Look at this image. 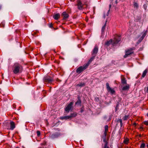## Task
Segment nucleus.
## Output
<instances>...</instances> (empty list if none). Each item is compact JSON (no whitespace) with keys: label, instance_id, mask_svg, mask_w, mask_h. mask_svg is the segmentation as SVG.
Instances as JSON below:
<instances>
[{"label":"nucleus","instance_id":"21","mask_svg":"<svg viewBox=\"0 0 148 148\" xmlns=\"http://www.w3.org/2000/svg\"><path fill=\"white\" fill-rule=\"evenodd\" d=\"M133 5L135 8L137 9L138 8V4L137 2L134 1L133 2Z\"/></svg>","mask_w":148,"mask_h":148},{"label":"nucleus","instance_id":"40","mask_svg":"<svg viewBox=\"0 0 148 148\" xmlns=\"http://www.w3.org/2000/svg\"><path fill=\"white\" fill-rule=\"evenodd\" d=\"M147 116L148 117V112L147 114Z\"/></svg>","mask_w":148,"mask_h":148},{"label":"nucleus","instance_id":"2","mask_svg":"<svg viewBox=\"0 0 148 148\" xmlns=\"http://www.w3.org/2000/svg\"><path fill=\"white\" fill-rule=\"evenodd\" d=\"M12 70L14 73L17 74L22 71L23 70V67L20 64L18 63H15L12 67Z\"/></svg>","mask_w":148,"mask_h":148},{"label":"nucleus","instance_id":"3","mask_svg":"<svg viewBox=\"0 0 148 148\" xmlns=\"http://www.w3.org/2000/svg\"><path fill=\"white\" fill-rule=\"evenodd\" d=\"M88 67V66L86 64L83 66H79L77 69L76 72L78 74H79L86 69Z\"/></svg>","mask_w":148,"mask_h":148},{"label":"nucleus","instance_id":"5","mask_svg":"<svg viewBox=\"0 0 148 148\" xmlns=\"http://www.w3.org/2000/svg\"><path fill=\"white\" fill-rule=\"evenodd\" d=\"M125 54L124 56V58H126L127 57H128L131 54L134 53V51L132 49H128L126 50L125 51Z\"/></svg>","mask_w":148,"mask_h":148},{"label":"nucleus","instance_id":"34","mask_svg":"<svg viewBox=\"0 0 148 148\" xmlns=\"http://www.w3.org/2000/svg\"><path fill=\"white\" fill-rule=\"evenodd\" d=\"M111 5H109V8H110V9L109 10H108V13H109V11L110 10V8L111 7Z\"/></svg>","mask_w":148,"mask_h":148},{"label":"nucleus","instance_id":"15","mask_svg":"<svg viewBox=\"0 0 148 148\" xmlns=\"http://www.w3.org/2000/svg\"><path fill=\"white\" fill-rule=\"evenodd\" d=\"M95 56H92L90 58V60H89L88 62L86 64L88 66L90 64V63L92 61V60L94 59Z\"/></svg>","mask_w":148,"mask_h":148},{"label":"nucleus","instance_id":"28","mask_svg":"<svg viewBox=\"0 0 148 148\" xmlns=\"http://www.w3.org/2000/svg\"><path fill=\"white\" fill-rule=\"evenodd\" d=\"M118 121H119L120 124V126L121 127H122L123 126V123L122 120L121 119H119L118 120Z\"/></svg>","mask_w":148,"mask_h":148},{"label":"nucleus","instance_id":"1","mask_svg":"<svg viewBox=\"0 0 148 148\" xmlns=\"http://www.w3.org/2000/svg\"><path fill=\"white\" fill-rule=\"evenodd\" d=\"M121 38L120 37L116 36L113 39H110L109 40L107 41L105 43V45L107 46H116L121 40Z\"/></svg>","mask_w":148,"mask_h":148},{"label":"nucleus","instance_id":"39","mask_svg":"<svg viewBox=\"0 0 148 148\" xmlns=\"http://www.w3.org/2000/svg\"><path fill=\"white\" fill-rule=\"evenodd\" d=\"M83 110H81V112L82 113L83 112Z\"/></svg>","mask_w":148,"mask_h":148},{"label":"nucleus","instance_id":"25","mask_svg":"<svg viewBox=\"0 0 148 148\" xmlns=\"http://www.w3.org/2000/svg\"><path fill=\"white\" fill-rule=\"evenodd\" d=\"M85 85L84 83H81L79 84H78L77 85V86H79L81 87L84 86Z\"/></svg>","mask_w":148,"mask_h":148},{"label":"nucleus","instance_id":"38","mask_svg":"<svg viewBox=\"0 0 148 148\" xmlns=\"http://www.w3.org/2000/svg\"><path fill=\"white\" fill-rule=\"evenodd\" d=\"M140 128L141 129H143V127H140Z\"/></svg>","mask_w":148,"mask_h":148},{"label":"nucleus","instance_id":"41","mask_svg":"<svg viewBox=\"0 0 148 148\" xmlns=\"http://www.w3.org/2000/svg\"><path fill=\"white\" fill-rule=\"evenodd\" d=\"M139 136L140 137H141V135L140 134H139Z\"/></svg>","mask_w":148,"mask_h":148},{"label":"nucleus","instance_id":"33","mask_svg":"<svg viewBox=\"0 0 148 148\" xmlns=\"http://www.w3.org/2000/svg\"><path fill=\"white\" fill-rule=\"evenodd\" d=\"M37 135L38 136H39L40 135V132L39 131H37Z\"/></svg>","mask_w":148,"mask_h":148},{"label":"nucleus","instance_id":"36","mask_svg":"<svg viewBox=\"0 0 148 148\" xmlns=\"http://www.w3.org/2000/svg\"><path fill=\"white\" fill-rule=\"evenodd\" d=\"M133 125H134L136 126V123H133Z\"/></svg>","mask_w":148,"mask_h":148},{"label":"nucleus","instance_id":"6","mask_svg":"<svg viewBox=\"0 0 148 148\" xmlns=\"http://www.w3.org/2000/svg\"><path fill=\"white\" fill-rule=\"evenodd\" d=\"M73 103H74L73 102H71L69 103L65 108V111L68 113L69 112L70 110L73 108Z\"/></svg>","mask_w":148,"mask_h":148},{"label":"nucleus","instance_id":"7","mask_svg":"<svg viewBox=\"0 0 148 148\" xmlns=\"http://www.w3.org/2000/svg\"><path fill=\"white\" fill-rule=\"evenodd\" d=\"M106 87L108 91L110 92L112 94H114L115 93V90L113 89L110 88L109 86V84L108 83H106Z\"/></svg>","mask_w":148,"mask_h":148},{"label":"nucleus","instance_id":"10","mask_svg":"<svg viewBox=\"0 0 148 148\" xmlns=\"http://www.w3.org/2000/svg\"><path fill=\"white\" fill-rule=\"evenodd\" d=\"M60 136V134L58 133H56L50 135V137L52 139H54Z\"/></svg>","mask_w":148,"mask_h":148},{"label":"nucleus","instance_id":"4","mask_svg":"<svg viewBox=\"0 0 148 148\" xmlns=\"http://www.w3.org/2000/svg\"><path fill=\"white\" fill-rule=\"evenodd\" d=\"M43 81L44 83H51L53 81V78L49 76L45 77L43 79Z\"/></svg>","mask_w":148,"mask_h":148},{"label":"nucleus","instance_id":"12","mask_svg":"<svg viewBox=\"0 0 148 148\" xmlns=\"http://www.w3.org/2000/svg\"><path fill=\"white\" fill-rule=\"evenodd\" d=\"M98 49L97 47H95L93 51L92 55V56H95L96 54L97 53L98 51Z\"/></svg>","mask_w":148,"mask_h":148},{"label":"nucleus","instance_id":"32","mask_svg":"<svg viewBox=\"0 0 148 148\" xmlns=\"http://www.w3.org/2000/svg\"><path fill=\"white\" fill-rule=\"evenodd\" d=\"M0 26L1 27H4L5 24L4 23L2 22L1 24H0Z\"/></svg>","mask_w":148,"mask_h":148},{"label":"nucleus","instance_id":"22","mask_svg":"<svg viewBox=\"0 0 148 148\" xmlns=\"http://www.w3.org/2000/svg\"><path fill=\"white\" fill-rule=\"evenodd\" d=\"M77 116V114L76 113H71L70 115H69L70 118L74 117Z\"/></svg>","mask_w":148,"mask_h":148},{"label":"nucleus","instance_id":"14","mask_svg":"<svg viewBox=\"0 0 148 148\" xmlns=\"http://www.w3.org/2000/svg\"><path fill=\"white\" fill-rule=\"evenodd\" d=\"M15 127L14 123L13 121L11 122L10 123V128L11 130H13Z\"/></svg>","mask_w":148,"mask_h":148},{"label":"nucleus","instance_id":"23","mask_svg":"<svg viewBox=\"0 0 148 148\" xmlns=\"http://www.w3.org/2000/svg\"><path fill=\"white\" fill-rule=\"evenodd\" d=\"M62 119H70L69 116H65L62 117L61 118Z\"/></svg>","mask_w":148,"mask_h":148},{"label":"nucleus","instance_id":"17","mask_svg":"<svg viewBox=\"0 0 148 148\" xmlns=\"http://www.w3.org/2000/svg\"><path fill=\"white\" fill-rule=\"evenodd\" d=\"M147 34V31H145L143 34V35L140 38L139 40V42H140L144 38L145 36H146Z\"/></svg>","mask_w":148,"mask_h":148},{"label":"nucleus","instance_id":"27","mask_svg":"<svg viewBox=\"0 0 148 148\" xmlns=\"http://www.w3.org/2000/svg\"><path fill=\"white\" fill-rule=\"evenodd\" d=\"M106 27V24L105 23L104 24V25H103V26L102 27L101 29V32H103L105 31Z\"/></svg>","mask_w":148,"mask_h":148},{"label":"nucleus","instance_id":"30","mask_svg":"<svg viewBox=\"0 0 148 148\" xmlns=\"http://www.w3.org/2000/svg\"><path fill=\"white\" fill-rule=\"evenodd\" d=\"M140 148H145V144L143 143L141 144L140 146Z\"/></svg>","mask_w":148,"mask_h":148},{"label":"nucleus","instance_id":"37","mask_svg":"<svg viewBox=\"0 0 148 148\" xmlns=\"http://www.w3.org/2000/svg\"><path fill=\"white\" fill-rule=\"evenodd\" d=\"M146 92H148V87H147V90Z\"/></svg>","mask_w":148,"mask_h":148},{"label":"nucleus","instance_id":"24","mask_svg":"<svg viewBox=\"0 0 148 148\" xmlns=\"http://www.w3.org/2000/svg\"><path fill=\"white\" fill-rule=\"evenodd\" d=\"M129 141V139L127 138H126L124 140L123 143L125 144H127L128 143Z\"/></svg>","mask_w":148,"mask_h":148},{"label":"nucleus","instance_id":"19","mask_svg":"<svg viewBox=\"0 0 148 148\" xmlns=\"http://www.w3.org/2000/svg\"><path fill=\"white\" fill-rule=\"evenodd\" d=\"M108 126L106 125L105 127V131L104 133V135H107V133L108 131Z\"/></svg>","mask_w":148,"mask_h":148},{"label":"nucleus","instance_id":"16","mask_svg":"<svg viewBox=\"0 0 148 148\" xmlns=\"http://www.w3.org/2000/svg\"><path fill=\"white\" fill-rule=\"evenodd\" d=\"M121 83L122 84H127V81L125 78L124 77H121Z\"/></svg>","mask_w":148,"mask_h":148},{"label":"nucleus","instance_id":"13","mask_svg":"<svg viewBox=\"0 0 148 148\" xmlns=\"http://www.w3.org/2000/svg\"><path fill=\"white\" fill-rule=\"evenodd\" d=\"M62 16H63L64 19H66L69 17L68 14L66 12H63L62 14Z\"/></svg>","mask_w":148,"mask_h":148},{"label":"nucleus","instance_id":"29","mask_svg":"<svg viewBox=\"0 0 148 148\" xmlns=\"http://www.w3.org/2000/svg\"><path fill=\"white\" fill-rule=\"evenodd\" d=\"M81 103V100L79 99L77 101V102H76L75 103V104H80Z\"/></svg>","mask_w":148,"mask_h":148},{"label":"nucleus","instance_id":"9","mask_svg":"<svg viewBox=\"0 0 148 148\" xmlns=\"http://www.w3.org/2000/svg\"><path fill=\"white\" fill-rule=\"evenodd\" d=\"M84 4L82 3L81 1L78 0L77 1V6L78 8L80 10H82L83 8V5Z\"/></svg>","mask_w":148,"mask_h":148},{"label":"nucleus","instance_id":"8","mask_svg":"<svg viewBox=\"0 0 148 148\" xmlns=\"http://www.w3.org/2000/svg\"><path fill=\"white\" fill-rule=\"evenodd\" d=\"M106 135H104L102 137L103 141L105 143V144L102 148H109L108 146V142L106 140Z\"/></svg>","mask_w":148,"mask_h":148},{"label":"nucleus","instance_id":"11","mask_svg":"<svg viewBox=\"0 0 148 148\" xmlns=\"http://www.w3.org/2000/svg\"><path fill=\"white\" fill-rule=\"evenodd\" d=\"M126 84V85L124 86L122 88V91L128 90L130 88V85L128 84Z\"/></svg>","mask_w":148,"mask_h":148},{"label":"nucleus","instance_id":"45","mask_svg":"<svg viewBox=\"0 0 148 148\" xmlns=\"http://www.w3.org/2000/svg\"><path fill=\"white\" fill-rule=\"evenodd\" d=\"M46 144V143H45V145Z\"/></svg>","mask_w":148,"mask_h":148},{"label":"nucleus","instance_id":"42","mask_svg":"<svg viewBox=\"0 0 148 148\" xmlns=\"http://www.w3.org/2000/svg\"><path fill=\"white\" fill-rule=\"evenodd\" d=\"M1 6L0 5V9H1Z\"/></svg>","mask_w":148,"mask_h":148},{"label":"nucleus","instance_id":"20","mask_svg":"<svg viewBox=\"0 0 148 148\" xmlns=\"http://www.w3.org/2000/svg\"><path fill=\"white\" fill-rule=\"evenodd\" d=\"M148 72L147 69H146L143 72L142 77H144L146 75V74Z\"/></svg>","mask_w":148,"mask_h":148},{"label":"nucleus","instance_id":"44","mask_svg":"<svg viewBox=\"0 0 148 148\" xmlns=\"http://www.w3.org/2000/svg\"><path fill=\"white\" fill-rule=\"evenodd\" d=\"M147 147H148V144L147 145Z\"/></svg>","mask_w":148,"mask_h":148},{"label":"nucleus","instance_id":"43","mask_svg":"<svg viewBox=\"0 0 148 148\" xmlns=\"http://www.w3.org/2000/svg\"><path fill=\"white\" fill-rule=\"evenodd\" d=\"M16 148H19V147H16Z\"/></svg>","mask_w":148,"mask_h":148},{"label":"nucleus","instance_id":"31","mask_svg":"<svg viewBox=\"0 0 148 148\" xmlns=\"http://www.w3.org/2000/svg\"><path fill=\"white\" fill-rule=\"evenodd\" d=\"M144 124L145 125H148V121H145L144 122Z\"/></svg>","mask_w":148,"mask_h":148},{"label":"nucleus","instance_id":"35","mask_svg":"<svg viewBox=\"0 0 148 148\" xmlns=\"http://www.w3.org/2000/svg\"><path fill=\"white\" fill-rule=\"evenodd\" d=\"M49 27L50 28H52L53 27V25L52 24H50L49 25Z\"/></svg>","mask_w":148,"mask_h":148},{"label":"nucleus","instance_id":"26","mask_svg":"<svg viewBox=\"0 0 148 148\" xmlns=\"http://www.w3.org/2000/svg\"><path fill=\"white\" fill-rule=\"evenodd\" d=\"M129 115H125L123 117V119L124 120H126L128 119L129 118Z\"/></svg>","mask_w":148,"mask_h":148},{"label":"nucleus","instance_id":"18","mask_svg":"<svg viewBox=\"0 0 148 148\" xmlns=\"http://www.w3.org/2000/svg\"><path fill=\"white\" fill-rule=\"evenodd\" d=\"M60 16L59 14H56L53 16V17L55 19L57 20L60 18Z\"/></svg>","mask_w":148,"mask_h":148}]
</instances>
